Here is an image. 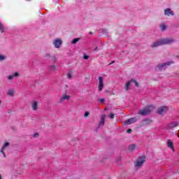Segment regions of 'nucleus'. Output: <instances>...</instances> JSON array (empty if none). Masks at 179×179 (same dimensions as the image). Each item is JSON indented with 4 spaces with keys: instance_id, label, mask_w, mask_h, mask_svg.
Segmentation results:
<instances>
[{
    "instance_id": "6",
    "label": "nucleus",
    "mask_w": 179,
    "mask_h": 179,
    "mask_svg": "<svg viewBox=\"0 0 179 179\" xmlns=\"http://www.w3.org/2000/svg\"><path fill=\"white\" fill-rule=\"evenodd\" d=\"M169 111V107L167 106H161L157 109V113L160 115H163V114H166Z\"/></svg>"
},
{
    "instance_id": "15",
    "label": "nucleus",
    "mask_w": 179,
    "mask_h": 179,
    "mask_svg": "<svg viewBox=\"0 0 179 179\" xmlns=\"http://www.w3.org/2000/svg\"><path fill=\"white\" fill-rule=\"evenodd\" d=\"M165 15H167V16L173 15V11H171L169 8H167L166 10H165Z\"/></svg>"
},
{
    "instance_id": "11",
    "label": "nucleus",
    "mask_w": 179,
    "mask_h": 179,
    "mask_svg": "<svg viewBox=\"0 0 179 179\" xmlns=\"http://www.w3.org/2000/svg\"><path fill=\"white\" fill-rule=\"evenodd\" d=\"M53 44L55 47V48H59V47H61V44H62V41H61V39H55L54 41H53Z\"/></svg>"
},
{
    "instance_id": "26",
    "label": "nucleus",
    "mask_w": 179,
    "mask_h": 179,
    "mask_svg": "<svg viewBox=\"0 0 179 179\" xmlns=\"http://www.w3.org/2000/svg\"><path fill=\"white\" fill-rule=\"evenodd\" d=\"M38 136H39L38 133H34V134H33V137H34V138H38Z\"/></svg>"
},
{
    "instance_id": "32",
    "label": "nucleus",
    "mask_w": 179,
    "mask_h": 179,
    "mask_svg": "<svg viewBox=\"0 0 179 179\" xmlns=\"http://www.w3.org/2000/svg\"><path fill=\"white\" fill-rule=\"evenodd\" d=\"M178 137L179 138V130L178 131Z\"/></svg>"
},
{
    "instance_id": "22",
    "label": "nucleus",
    "mask_w": 179,
    "mask_h": 179,
    "mask_svg": "<svg viewBox=\"0 0 179 179\" xmlns=\"http://www.w3.org/2000/svg\"><path fill=\"white\" fill-rule=\"evenodd\" d=\"M51 71H57V67L55 66V65H52L50 67Z\"/></svg>"
},
{
    "instance_id": "34",
    "label": "nucleus",
    "mask_w": 179,
    "mask_h": 179,
    "mask_svg": "<svg viewBox=\"0 0 179 179\" xmlns=\"http://www.w3.org/2000/svg\"><path fill=\"white\" fill-rule=\"evenodd\" d=\"M0 104H1V101H0Z\"/></svg>"
},
{
    "instance_id": "7",
    "label": "nucleus",
    "mask_w": 179,
    "mask_h": 179,
    "mask_svg": "<svg viewBox=\"0 0 179 179\" xmlns=\"http://www.w3.org/2000/svg\"><path fill=\"white\" fill-rule=\"evenodd\" d=\"M99 85L98 88L99 90L101 92V90H103V87H104V78L103 77H99Z\"/></svg>"
},
{
    "instance_id": "2",
    "label": "nucleus",
    "mask_w": 179,
    "mask_h": 179,
    "mask_svg": "<svg viewBox=\"0 0 179 179\" xmlns=\"http://www.w3.org/2000/svg\"><path fill=\"white\" fill-rule=\"evenodd\" d=\"M133 83H134V86H136V87H138L139 86V83H138V81H136L134 79H131V80L126 83V84L124 85V90H129V89H131V87H132Z\"/></svg>"
},
{
    "instance_id": "12",
    "label": "nucleus",
    "mask_w": 179,
    "mask_h": 179,
    "mask_svg": "<svg viewBox=\"0 0 179 179\" xmlns=\"http://www.w3.org/2000/svg\"><path fill=\"white\" fill-rule=\"evenodd\" d=\"M167 65H170V62L158 65V66L157 67V71H162V69H164V68H166Z\"/></svg>"
},
{
    "instance_id": "9",
    "label": "nucleus",
    "mask_w": 179,
    "mask_h": 179,
    "mask_svg": "<svg viewBox=\"0 0 179 179\" xmlns=\"http://www.w3.org/2000/svg\"><path fill=\"white\" fill-rule=\"evenodd\" d=\"M138 119L136 117L130 118L124 122L125 125H131V124H134V122H136Z\"/></svg>"
},
{
    "instance_id": "20",
    "label": "nucleus",
    "mask_w": 179,
    "mask_h": 179,
    "mask_svg": "<svg viewBox=\"0 0 179 179\" xmlns=\"http://www.w3.org/2000/svg\"><path fill=\"white\" fill-rule=\"evenodd\" d=\"M3 31H5V27L0 23V33H3Z\"/></svg>"
},
{
    "instance_id": "21",
    "label": "nucleus",
    "mask_w": 179,
    "mask_h": 179,
    "mask_svg": "<svg viewBox=\"0 0 179 179\" xmlns=\"http://www.w3.org/2000/svg\"><path fill=\"white\" fill-rule=\"evenodd\" d=\"M79 41V38H75L72 41V44H76Z\"/></svg>"
},
{
    "instance_id": "10",
    "label": "nucleus",
    "mask_w": 179,
    "mask_h": 179,
    "mask_svg": "<svg viewBox=\"0 0 179 179\" xmlns=\"http://www.w3.org/2000/svg\"><path fill=\"white\" fill-rule=\"evenodd\" d=\"M31 108L34 111H37L38 110V101H31Z\"/></svg>"
},
{
    "instance_id": "30",
    "label": "nucleus",
    "mask_w": 179,
    "mask_h": 179,
    "mask_svg": "<svg viewBox=\"0 0 179 179\" xmlns=\"http://www.w3.org/2000/svg\"><path fill=\"white\" fill-rule=\"evenodd\" d=\"M132 132V130L131 129H129L127 130V134H131Z\"/></svg>"
},
{
    "instance_id": "1",
    "label": "nucleus",
    "mask_w": 179,
    "mask_h": 179,
    "mask_svg": "<svg viewBox=\"0 0 179 179\" xmlns=\"http://www.w3.org/2000/svg\"><path fill=\"white\" fill-rule=\"evenodd\" d=\"M170 43H173V39H162L160 41L155 42L151 45V47H159V45H163V44H170Z\"/></svg>"
},
{
    "instance_id": "3",
    "label": "nucleus",
    "mask_w": 179,
    "mask_h": 179,
    "mask_svg": "<svg viewBox=\"0 0 179 179\" xmlns=\"http://www.w3.org/2000/svg\"><path fill=\"white\" fill-rule=\"evenodd\" d=\"M71 100V94H69V92H65L62 94V97L59 100L60 103H64V101H69Z\"/></svg>"
},
{
    "instance_id": "16",
    "label": "nucleus",
    "mask_w": 179,
    "mask_h": 179,
    "mask_svg": "<svg viewBox=\"0 0 179 179\" xmlns=\"http://www.w3.org/2000/svg\"><path fill=\"white\" fill-rule=\"evenodd\" d=\"M129 150H131V152L133 150H136V145H134V144H132V145H129Z\"/></svg>"
},
{
    "instance_id": "5",
    "label": "nucleus",
    "mask_w": 179,
    "mask_h": 179,
    "mask_svg": "<svg viewBox=\"0 0 179 179\" xmlns=\"http://www.w3.org/2000/svg\"><path fill=\"white\" fill-rule=\"evenodd\" d=\"M145 163V157H141L137 159L136 162L134 163V165L136 167H141L142 166V164Z\"/></svg>"
},
{
    "instance_id": "24",
    "label": "nucleus",
    "mask_w": 179,
    "mask_h": 179,
    "mask_svg": "<svg viewBox=\"0 0 179 179\" xmlns=\"http://www.w3.org/2000/svg\"><path fill=\"white\" fill-rule=\"evenodd\" d=\"M6 57L4 55H0V61H3L5 59Z\"/></svg>"
},
{
    "instance_id": "23",
    "label": "nucleus",
    "mask_w": 179,
    "mask_h": 179,
    "mask_svg": "<svg viewBox=\"0 0 179 179\" xmlns=\"http://www.w3.org/2000/svg\"><path fill=\"white\" fill-rule=\"evenodd\" d=\"M160 29H161V30H166V25L162 24V25L160 26Z\"/></svg>"
},
{
    "instance_id": "31",
    "label": "nucleus",
    "mask_w": 179,
    "mask_h": 179,
    "mask_svg": "<svg viewBox=\"0 0 179 179\" xmlns=\"http://www.w3.org/2000/svg\"><path fill=\"white\" fill-rule=\"evenodd\" d=\"M103 101H104V99H100V102H101V103H103Z\"/></svg>"
},
{
    "instance_id": "14",
    "label": "nucleus",
    "mask_w": 179,
    "mask_h": 179,
    "mask_svg": "<svg viewBox=\"0 0 179 179\" xmlns=\"http://www.w3.org/2000/svg\"><path fill=\"white\" fill-rule=\"evenodd\" d=\"M19 76V73L17 72L15 73L13 75L8 76L7 78L8 80H12L13 79H15V78Z\"/></svg>"
},
{
    "instance_id": "17",
    "label": "nucleus",
    "mask_w": 179,
    "mask_h": 179,
    "mask_svg": "<svg viewBox=\"0 0 179 179\" xmlns=\"http://www.w3.org/2000/svg\"><path fill=\"white\" fill-rule=\"evenodd\" d=\"M104 120H106V115H102L99 125H104Z\"/></svg>"
},
{
    "instance_id": "19",
    "label": "nucleus",
    "mask_w": 179,
    "mask_h": 179,
    "mask_svg": "<svg viewBox=\"0 0 179 179\" xmlns=\"http://www.w3.org/2000/svg\"><path fill=\"white\" fill-rule=\"evenodd\" d=\"M14 93H15V90H8L7 94H8V96H13Z\"/></svg>"
},
{
    "instance_id": "13",
    "label": "nucleus",
    "mask_w": 179,
    "mask_h": 179,
    "mask_svg": "<svg viewBox=\"0 0 179 179\" xmlns=\"http://www.w3.org/2000/svg\"><path fill=\"white\" fill-rule=\"evenodd\" d=\"M8 146H9V143L6 142L4 143L3 146L1 150V152L3 153V157H5V152H3V151L6 150V148H8Z\"/></svg>"
},
{
    "instance_id": "18",
    "label": "nucleus",
    "mask_w": 179,
    "mask_h": 179,
    "mask_svg": "<svg viewBox=\"0 0 179 179\" xmlns=\"http://www.w3.org/2000/svg\"><path fill=\"white\" fill-rule=\"evenodd\" d=\"M177 125H178V123H177V122H175L171 123L169 127V128H176Z\"/></svg>"
},
{
    "instance_id": "4",
    "label": "nucleus",
    "mask_w": 179,
    "mask_h": 179,
    "mask_svg": "<svg viewBox=\"0 0 179 179\" xmlns=\"http://www.w3.org/2000/svg\"><path fill=\"white\" fill-rule=\"evenodd\" d=\"M153 110V106H150L145 109H143L138 112V114H141V115H146L148 114H150V111Z\"/></svg>"
},
{
    "instance_id": "8",
    "label": "nucleus",
    "mask_w": 179,
    "mask_h": 179,
    "mask_svg": "<svg viewBox=\"0 0 179 179\" xmlns=\"http://www.w3.org/2000/svg\"><path fill=\"white\" fill-rule=\"evenodd\" d=\"M167 148H169L171 150L176 152L174 149V143L171 139L167 140L166 141Z\"/></svg>"
},
{
    "instance_id": "28",
    "label": "nucleus",
    "mask_w": 179,
    "mask_h": 179,
    "mask_svg": "<svg viewBox=\"0 0 179 179\" xmlns=\"http://www.w3.org/2000/svg\"><path fill=\"white\" fill-rule=\"evenodd\" d=\"M84 117H89V112H85L84 114Z\"/></svg>"
},
{
    "instance_id": "29",
    "label": "nucleus",
    "mask_w": 179,
    "mask_h": 179,
    "mask_svg": "<svg viewBox=\"0 0 179 179\" xmlns=\"http://www.w3.org/2000/svg\"><path fill=\"white\" fill-rule=\"evenodd\" d=\"M109 118H111V119L114 118V114L110 113L109 115Z\"/></svg>"
},
{
    "instance_id": "27",
    "label": "nucleus",
    "mask_w": 179,
    "mask_h": 179,
    "mask_svg": "<svg viewBox=\"0 0 179 179\" xmlns=\"http://www.w3.org/2000/svg\"><path fill=\"white\" fill-rule=\"evenodd\" d=\"M83 58H84V59H89V56L84 55Z\"/></svg>"
},
{
    "instance_id": "33",
    "label": "nucleus",
    "mask_w": 179,
    "mask_h": 179,
    "mask_svg": "<svg viewBox=\"0 0 179 179\" xmlns=\"http://www.w3.org/2000/svg\"><path fill=\"white\" fill-rule=\"evenodd\" d=\"M0 179H2V176L0 175Z\"/></svg>"
},
{
    "instance_id": "25",
    "label": "nucleus",
    "mask_w": 179,
    "mask_h": 179,
    "mask_svg": "<svg viewBox=\"0 0 179 179\" xmlns=\"http://www.w3.org/2000/svg\"><path fill=\"white\" fill-rule=\"evenodd\" d=\"M72 73H67V78H69V79H71V78H72Z\"/></svg>"
}]
</instances>
